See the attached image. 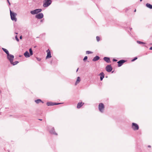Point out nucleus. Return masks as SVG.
Segmentation results:
<instances>
[{"instance_id":"ea45409f","label":"nucleus","mask_w":152,"mask_h":152,"mask_svg":"<svg viewBox=\"0 0 152 152\" xmlns=\"http://www.w3.org/2000/svg\"><path fill=\"white\" fill-rule=\"evenodd\" d=\"M130 30L131 31V30L132 29V28H130Z\"/></svg>"},{"instance_id":"f257e3e1","label":"nucleus","mask_w":152,"mask_h":152,"mask_svg":"<svg viewBox=\"0 0 152 152\" xmlns=\"http://www.w3.org/2000/svg\"><path fill=\"white\" fill-rule=\"evenodd\" d=\"M10 15L11 19L13 20L16 22L17 20V18L16 16L17 15L16 13L12 12L11 10H10Z\"/></svg>"},{"instance_id":"f03ea898","label":"nucleus","mask_w":152,"mask_h":152,"mask_svg":"<svg viewBox=\"0 0 152 152\" xmlns=\"http://www.w3.org/2000/svg\"><path fill=\"white\" fill-rule=\"evenodd\" d=\"M132 128L134 131L137 130L139 129L138 125L136 123H132Z\"/></svg>"},{"instance_id":"39448f33","label":"nucleus","mask_w":152,"mask_h":152,"mask_svg":"<svg viewBox=\"0 0 152 152\" xmlns=\"http://www.w3.org/2000/svg\"><path fill=\"white\" fill-rule=\"evenodd\" d=\"M14 56L10 53L7 55V58L9 60L10 62V63H12V61H13L14 58Z\"/></svg>"},{"instance_id":"e433bc0d","label":"nucleus","mask_w":152,"mask_h":152,"mask_svg":"<svg viewBox=\"0 0 152 152\" xmlns=\"http://www.w3.org/2000/svg\"><path fill=\"white\" fill-rule=\"evenodd\" d=\"M42 21H43V20H40V22H42Z\"/></svg>"},{"instance_id":"c9c22d12","label":"nucleus","mask_w":152,"mask_h":152,"mask_svg":"<svg viewBox=\"0 0 152 152\" xmlns=\"http://www.w3.org/2000/svg\"><path fill=\"white\" fill-rule=\"evenodd\" d=\"M148 147L149 148H150V147H151V146L150 145H149L148 146Z\"/></svg>"},{"instance_id":"7ed1b4c3","label":"nucleus","mask_w":152,"mask_h":152,"mask_svg":"<svg viewBox=\"0 0 152 152\" xmlns=\"http://www.w3.org/2000/svg\"><path fill=\"white\" fill-rule=\"evenodd\" d=\"M98 108L99 111L101 113H103L104 112V106L103 104L102 103H100L99 105Z\"/></svg>"},{"instance_id":"1a4fd4ad","label":"nucleus","mask_w":152,"mask_h":152,"mask_svg":"<svg viewBox=\"0 0 152 152\" xmlns=\"http://www.w3.org/2000/svg\"><path fill=\"white\" fill-rule=\"evenodd\" d=\"M44 17L43 14L42 13H39L37 14L35 16V18L38 19H41Z\"/></svg>"},{"instance_id":"473e14b6","label":"nucleus","mask_w":152,"mask_h":152,"mask_svg":"<svg viewBox=\"0 0 152 152\" xmlns=\"http://www.w3.org/2000/svg\"><path fill=\"white\" fill-rule=\"evenodd\" d=\"M37 59L38 61H40V59L39 58H37Z\"/></svg>"},{"instance_id":"423d86ee","label":"nucleus","mask_w":152,"mask_h":152,"mask_svg":"<svg viewBox=\"0 0 152 152\" xmlns=\"http://www.w3.org/2000/svg\"><path fill=\"white\" fill-rule=\"evenodd\" d=\"M45 2L43 4L44 7H47L51 4L52 1L51 0H45Z\"/></svg>"},{"instance_id":"2f4dec72","label":"nucleus","mask_w":152,"mask_h":152,"mask_svg":"<svg viewBox=\"0 0 152 152\" xmlns=\"http://www.w3.org/2000/svg\"><path fill=\"white\" fill-rule=\"evenodd\" d=\"M51 128V127L50 126H48V129L49 130Z\"/></svg>"},{"instance_id":"37998d69","label":"nucleus","mask_w":152,"mask_h":152,"mask_svg":"<svg viewBox=\"0 0 152 152\" xmlns=\"http://www.w3.org/2000/svg\"><path fill=\"white\" fill-rule=\"evenodd\" d=\"M142 1V0H140V1Z\"/></svg>"},{"instance_id":"5701e85b","label":"nucleus","mask_w":152,"mask_h":152,"mask_svg":"<svg viewBox=\"0 0 152 152\" xmlns=\"http://www.w3.org/2000/svg\"><path fill=\"white\" fill-rule=\"evenodd\" d=\"M29 54H30V56L32 55L33 54V53L32 50L31 48H30L29 49Z\"/></svg>"},{"instance_id":"f3484780","label":"nucleus","mask_w":152,"mask_h":152,"mask_svg":"<svg viewBox=\"0 0 152 152\" xmlns=\"http://www.w3.org/2000/svg\"><path fill=\"white\" fill-rule=\"evenodd\" d=\"M99 59L100 57L99 56H96L94 58L92 61H95L99 60Z\"/></svg>"},{"instance_id":"f8f14e48","label":"nucleus","mask_w":152,"mask_h":152,"mask_svg":"<svg viewBox=\"0 0 152 152\" xmlns=\"http://www.w3.org/2000/svg\"><path fill=\"white\" fill-rule=\"evenodd\" d=\"M49 132L51 134L57 135V134L55 132L54 127H52L51 129L49 130Z\"/></svg>"},{"instance_id":"b1692460","label":"nucleus","mask_w":152,"mask_h":152,"mask_svg":"<svg viewBox=\"0 0 152 152\" xmlns=\"http://www.w3.org/2000/svg\"><path fill=\"white\" fill-rule=\"evenodd\" d=\"M137 42L138 43L140 44H145V43L144 42H141V41H138V40L137 41Z\"/></svg>"},{"instance_id":"9d476101","label":"nucleus","mask_w":152,"mask_h":152,"mask_svg":"<svg viewBox=\"0 0 152 152\" xmlns=\"http://www.w3.org/2000/svg\"><path fill=\"white\" fill-rule=\"evenodd\" d=\"M112 69L113 68L110 65H108L106 67V70L108 72H111Z\"/></svg>"},{"instance_id":"6ab92c4d","label":"nucleus","mask_w":152,"mask_h":152,"mask_svg":"<svg viewBox=\"0 0 152 152\" xmlns=\"http://www.w3.org/2000/svg\"><path fill=\"white\" fill-rule=\"evenodd\" d=\"M35 102L37 104H38L41 102H42V103H44L40 99H37V100H35Z\"/></svg>"},{"instance_id":"79ce46f5","label":"nucleus","mask_w":152,"mask_h":152,"mask_svg":"<svg viewBox=\"0 0 152 152\" xmlns=\"http://www.w3.org/2000/svg\"><path fill=\"white\" fill-rule=\"evenodd\" d=\"M39 120H40V121H42V119H39Z\"/></svg>"},{"instance_id":"4468645a","label":"nucleus","mask_w":152,"mask_h":152,"mask_svg":"<svg viewBox=\"0 0 152 152\" xmlns=\"http://www.w3.org/2000/svg\"><path fill=\"white\" fill-rule=\"evenodd\" d=\"M99 75L100 76V79L101 81L102 80L103 78L104 77V74L103 72H101L99 74Z\"/></svg>"},{"instance_id":"4c0bfd02","label":"nucleus","mask_w":152,"mask_h":152,"mask_svg":"<svg viewBox=\"0 0 152 152\" xmlns=\"http://www.w3.org/2000/svg\"><path fill=\"white\" fill-rule=\"evenodd\" d=\"M78 68L77 69L76 72H77L78 71Z\"/></svg>"},{"instance_id":"c756f323","label":"nucleus","mask_w":152,"mask_h":152,"mask_svg":"<svg viewBox=\"0 0 152 152\" xmlns=\"http://www.w3.org/2000/svg\"><path fill=\"white\" fill-rule=\"evenodd\" d=\"M113 61L116 62L117 61V60L115 58H113Z\"/></svg>"},{"instance_id":"393cba45","label":"nucleus","mask_w":152,"mask_h":152,"mask_svg":"<svg viewBox=\"0 0 152 152\" xmlns=\"http://www.w3.org/2000/svg\"><path fill=\"white\" fill-rule=\"evenodd\" d=\"M86 54H89L92 53L93 52L90 51H87L86 52Z\"/></svg>"},{"instance_id":"c03bdc74","label":"nucleus","mask_w":152,"mask_h":152,"mask_svg":"<svg viewBox=\"0 0 152 152\" xmlns=\"http://www.w3.org/2000/svg\"><path fill=\"white\" fill-rule=\"evenodd\" d=\"M52 61H51V62H50V63L51 64L52 63Z\"/></svg>"},{"instance_id":"58836bf2","label":"nucleus","mask_w":152,"mask_h":152,"mask_svg":"<svg viewBox=\"0 0 152 152\" xmlns=\"http://www.w3.org/2000/svg\"><path fill=\"white\" fill-rule=\"evenodd\" d=\"M136 9H135V10H134V12H136Z\"/></svg>"},{"instance_id":"aec40b11","label":"nucleus","mask_w":152,"mask_h":152,"mask_svg":"<svg viewBox=\"0 0 152 152\" xmlns=\"http://www.w3.org/2000/svg\"><path fill=\"white\" fill-rule=\"evenodd\" d=\"M146 6L150 9H152V5L149 3H147L146 4Z\"/></svg>"},{"instance_id":"20e7f679","label":"nucleus","mask_w":152,"mask_h":152,"mask_svg":"<svg viewBox=\"0 0 152 152\" xmlns=\"http://www.w3.org/2000/svg\"><path fill=\"white\" fill-rule=\"evenodd\" d=\"M42 11L41 9H38L30 11V13L32 15L37 14Z\"/></svg>"},{"instance_id":"9b49d317","label":"nucleus","mask_w":152,"mask_h":152,"mask_svg":"<svg viewBox=\"0 0 152 152\" xmlns=\"http://www.w3.org/2000/svg\"><path fill=\"white\" fill-rule=\"evenodd\" d=\"M46 52L47 53V55L46 57V58H49L51 57V54L50 51L48 49L46 50Z\"/></svg>"},{"instance_id":"ddd939ff","label":"nucleus","mask_w":152,"mask_h":152,"mask_svg":"<svg viewBox=\"0 0 152 152\" xmlns=\"http://www.w3.org/2000/svg\"><path fill=\"white\" fill-rule=\"evenodd\" d=\"M103 59L107 63H110L111 61L110 58L108 57H104L103 58Z\"/></svg>"},{"instance_id":"2eb2a0df","label":"nucleus","mask_w":152,"mask_h":152,"mask_svg":"<svg viewBox=\"0 0 152 152\" xmlns=\"http://www.w3.org/2000/svg\"><path fill=\"white\" fill-rule=\"evenodd\" d=\"M84 104V103H82V102H79L77 104V108L78 109L80 108V107H81Z\"/></svg>"},{"instance_id":"a878e982","label":"nucleus","mask_w":152,"mask_h":152,"mask_svg":"<svg viewBox=\"0 0 152 152\" xmlns=\"http://www.w3.org/2000/svg\"><path fill=\"white\" fill-rule=\"evenodd\" d=\"M96 39L97 42H99L100 41V38L99 36H96Z\"/></svg>"},{"instance_id":"4be33fe9","label":"nucleus","mask_w":152,"mask_h":152,"mask_svg":"<svg viewBox=\"0 0 152 152\" xmlns=\"http://www.w3.org/2000/svg\"><path fill=\"white\" fill-rule=\"evenodd\" d=\"M19 63V62L18 61H15L14 62H13V61H12V63H10L11 64L14 66L17 64Z\"/></svg>"},{"instance_id":"0eeeda50","label":"nucleus","mask_w":152,"mask_h":152,"mask_svg":"<svg viewBox=\"0 0 152 152\" xmlns=\"http://www.w3.org/2000/svg\"><path fill=\"white\" fill-rule=\"evenodd\" d=\"M62 103H55V102H48L47 103V105L48 106H53L54 105H56L59 104H62Z\"/></svg>"},{"instance_id":"c85d7f7f","label":"nucleus","mask_w":152,"mask_h":152,"mask_svg":"<svg viewBox=\"0 0 152 152\" xmlns=\"http://www.w3.org/2000/svg\"><path fill=\"white\" fill-rule=\"evenodd\" d=\"M15 39H16V40L18 41V42L19 41V39L18 38V37H17V35H16L15 37Z\"/></svg>"},{"instance_id":"cd10ccee","label":"nucleus","mask_w":152,"mask_h":152,"mask_svg":"<svg viewBox=\"0 0 152 152\" xmlns=\"http://www.w3.org/2000/svg\"><path fill=\"white\" fill-rule=\"evenodd\" d=\"M88 59V57L87 56H85L84 58L83 59V60L84 61H85L87 59Z\"/></svg>"},{"instance_id":"6e6552de","label":"nucleus","mask_w":152,"mask_h":152,"mask_svg":"<svg viewBox=\"0 0 152 152\" xmlns=\"http://www.w3.org/2000/svg\"><path fill=\"white\" fill-rule=\"evenodd\" d=\"M126 61L123 59L120 60L117 62L118 66L119 67L121 66Z\"/></svg>"},{"instance_id":"dca6fc26","label":"nucleus","mask_w":152,"mask_h":152,"mask_svg":"<svg viewBox=\"0 0 152 152\" xmlns=\"http://www.w3.org/2000/svg\"><path fill=\"white\" fill-rule=\"evenodd\" d=\"M24 55L26 58H28L30 56L29 53L28 51H26L24 53Z\"/></svg>"},{"instance_id":"a211bd4d","label":"nucleus","mask_w":152,"mask_h":152,"mask_svg":"<svg viewBox=\"0 0 152 152\" xmlns=\"http://www.w3.org/2000/svg\"><path fill=\"white\" fill-rule=\"evenodd\" d=\"M80 81V78L79 77H78L77 78L76 81L75 83V85H76L78 84Z\"/></svg>"},{"instance_id":"412c9836","label":"nucleus","mask_w":152,"mask_h":152,"mask_svg":"<svg viewBox=\"0 0 152 152\" xmlns=\"http://www.w3.org/2000/svg\"><path fill=\"white\" fill-rule=\"evenodd\" d=\"M2 49L3 50V51L6 53L7 55L9 54L8 51L6 49H5L4 48H2Z\"/></svg>"},{"instance_id":"bb28decb","label":"nucleus","mask_w":152,"mask_h":152,"mask_svg":"<svg viewBox=\"0 0 152 152\" xmlns=\"http://www.w3.org/2000/svg\"><path fill=\"white\" fill-rule=\"evenodd\" d=\"M137 57H135L133 59H132L131 61H135V60H137Z\"/></svg>"},{"instance_id":"f704fd0d","label":"nucleus","mask_w":152,"mask_h":152,"mask_svg":"<svg viewBox=\"0 0 152 152\" xmlns=\"http://www.w3.org/2000/svg\"><path fill=\"white\" fill-rule=\"evenodd\" d=\"M20 39H22V36H21L20 37Z\"/></svg>"},{"instance_id":"72a5a7b5","label":"nucleus","mask_w":152,"mask_h":152,"mask_svg":"<svg viewBox=\"0 0 152 152\" xmlns=\"http://www.w3.org/2000/svg\"><path fill=\"white\" fill-rule=\"evenodd\" d=\"M149 49L150 50H152V47H150L149 48Z\"/></svg>"},{"instance_id":"a19ab883","label":"nucleus","mask_w":152,"mask_h":152,"mask_svg":"<svg viewBox=\"0 0 152 152\" xmlns=\"http://www.w3.org/2000/svg\"><path fill=\"white\" fill-rule=\"evenodd\" d=\"M15 34H18V33L15 32Z\"/></svg>"},{"instance_id":"7c9ffc66","label":"nucleus","mask_w":152,"mask_h":152,"mask_svg":"<svg viewBox=\"0 0 152 152\" xmlns=\"http://www.w3.org/2000/svg\"><path fill=\"white\" fill-rule=\"evenodd\" d=\"M7 2H8V4H9V5L10 6V3L9 1V0H7Z\"/></svg>"}]
</instances>
